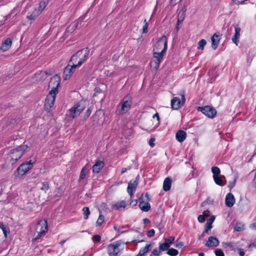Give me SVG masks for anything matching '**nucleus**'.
I'll list each match as a JSON object with an SVG mask.
<instances>
[{
  "mask_svg": "<svg viewBox=\"0 0 256 256\" xmlns=\"http://www.w3.org/2000/svg\"><path fill=\"white\" fill-rule=\"evenodd\" d=\"M89 54L90 49L88 48H82L71 56L69 63H75L77 66L80 67L86 60Z\"/></svg>",
  "mask_w": 256,
  "mask_h": 256,
  "instance_id": "nucleus-1",
  "label": "nucleus"
},
{
  "mask_svg": "<svg viewBox=\"0 0 256 256\" xmlns=\"http://www.w3.org/2000/svg\"><path fill=\"white\" fill-rule=\"evenodd\" d=\"M132 98L129 95L126 96L117 106L116 112L118 114L122 115L127 112L130 108Z\"/></svg>",
  "mask_w": 256,
  "mask_h": 256,
  "instance_id": "nucleus-2",
  "label": "nucleus"
},
{
  "mask_svg": "<svg viewBox=\"0 0 256 256\" xmlns=\"http://www.w3.org/2000/svg\"><path fill=\"white\" fill-rule=\"evenodd\" d=\"M28 148V145H20L10 151L9 156L11 158L12 164L20 158Z\"/></svg>",
  "mask_w": 256,
  "mask_h": 256,
  "instance_id": "nucleus-3",
  "label": "nucleus"
},
{
  "mask_svg": "<svg viewBox=\"0 0 256 256\" xmlns=\"http://www.w3.org/2000/svg\"><path fill=\"white\" fill-rule=\"evenodd\" d=\"M84 108V102L82 101L79 102L67 111L66 115L70 118H74L79 116Z\"/></svg>",
  "mask_w": 256,
  "mask_h": 256,
  "instance_id": "nucleus-4",
  "label": "nucleus"
},
{
  "mask_svg": "<svg viewBox=\"0 0 256 256\" xmlns=\"http://www.w3.org/2000/svg\"><path fill=\"white\" fill-rule=\"evenodd\" d=\"M166 52V46L160 52H154L153 56L150 61V66L157 70L159 68L160 62L163 58V56Z\"/></svg>",
  "mask_w": 256,
  "mask_h": 256,
  "instance_id": "nucleus-5",
  "label": "nucleus"
},
{
  "mask_svg": "<svg viewBox=\"0 0 256 256\" xmlns=\"http://www.w3.org/2000/svg\"><path fill=\"white\" fill-rule=\"evenodd\" d=\"M33 164L32 160L22 163L14 172L15 176L17 177L24 175L32 168Z\"/></svg>",
  "mask_w": 256,
  "mask_h": 256,
  "instance_id": "nucleus-6",
  "label": "nucleus"
},
{
  "mask_svg": "<svg viewBox=\"0 0 256 256\" xmlns=\"http://www.w3.org/2000/svg\"><path fill=\"white\" fill-rule=\"evenodd\" d=\"M140 201L138 206L142 211L147 212L150 209V204L149 203L150 198L148 193H146L144 195L142 194L140 198Z\"/></svg>",
  "mask_w": 256,
  "mask_h": 256,
  "instance_id": "nucleus-7",
  "label": "nucleus"
},
{
  "mask_svg": "<svg viewBox=\"0 0 256 256\" xmlns=\"http://www.w3.org/2000/svg\"><path fill=\"white\" fill-rule=\"evenodd\" d=\"M36 230L38 234L36 238H38L42 235L45 234L48 230L47 220H39L36 227Z\"/></svg>",
  "mask_w": 256,
  "mask_h": 256,
  "instance_id": "nucleus-8",
  "label": "nucleus"
},
{
  "mask_svg": "<svg viewBox=\"0 0 256 256\" xmlns=\"http://www.w3.org/2000/svg\"><path fill=\"white\" fill-rule=\"evenodd\" d=\"M60 78L58 75L56 74L53 76L51 78L49 83V86L52 87V90L50 92L53 94H57L58 92V88L60 85Z\"/></svg>",
  "mask_w": 256,
  "mask_h": 256,
  "instance_id": "nucleus-9",
  "label": "nucleus"
},
{
  "mask_svg": "<svg viewBox=\"0 0 256 256\" xmlns=\"http://www.w3.org/2000/svg\"><path fill=\"white\" fill-rule=\"evenodd\" d=\"M78 67L79 66H77L75 63H72V64L70 65L68 62V65L64 70L63 78L64 80L69 79Z\"/></svg>",
  "mask_w": 256,
  "mask_h": 256,
  "instance_id": "nucleus-10",
  "label": "nucleus"
},
{
  "mask_svg": "<svg viewBox=\"0 0 256 256\" xmlns=\"http://www.w3.org/2000/svg\"><path fill=\"white\" fill-rule=\"evenodd\" d=\"M198 110L202 112L206 116L210 118L214 117L216 114L215 108L209 106L204 107L199 106L198 108Z\"/></svg>",
  "mask_w": 256,
  "mask_h": 256,
  "instance_id": "nucleus-11",
  "label": "nucleus"
},
{
  "mask_svg": "<svg viewBox=\"0 0 256 256\" xmlns=\"http://www.w3.org/2000/svg\"><path fill=\"white\" fill-rule=\"evenodd\" d=\"M165 46L166 50L168 46L167 38L166 36L164 35L154 44L153 51L160 52L165 47Z\"/></svg>",
  "mask_w": 256,
  "mask_h": 256,
  "instance_id": "nucleus-12",
  "label": "nucleus"
},
{
  "mask_svg": "<svg viewBox=\"0 0 256 256\" xmlns=\"http://www.w3.org/2000/svg\"><path fill=\"white\" fill-rule=\"evenodd\" d=\"M138 176L136 178V180L134 182L130 181L128 184L127 192L130 195L131 198H132L134 192H135L138 186Z\"/></svg>",
  "mask_w": 256,
  "mask_h": 256,
  "instance_id": "nucleus-13",
  "label": "nucleus"
},
{
  "mask_svg": "<svg viewBox=\"0 0 256 256\" xmlns=\"http://www.w3.org/2000/svg\"><path fill=\"white\" fill-rule=\"evenodd\" d=\"M56 94L50 92L49 94L46 98L44 106L46 109L50 110L53 106Z\"/></svg>",
  "mask_w": 256,
  "mask_h": 256,
  "instance_id": "nucleus-14",
  "label": "nucleus"
},
{
  "mask_svg": "<svg viewBox=\"0 0 256 256\" xmlns=\"http://www.w3.org/2000/svg\"><path fill=\"white\" fill-rule=\"evenodd\" d=\"M120 244L118 242L110 244L108 246L109 255L110 256H116L120 252Z\"/></svg>",
  "mask_w": 256,
  "mask_h": 256,
  "instance_id": "nucleus-15",
  "label": "nucleus"
},
{
  "mask_svg": "<svg viewBox=\"0 0 256 256\" xmlns=\"http://www.w3.org/2000/svg\"><path fill=\"white\" fill-rule=\"evenodd\" d=\"M220 40V34L215 33L211 38L212 40V47L214 50L216 49Z\"/></svg>",
  "mask_w": 256,
  "mask_h": 256,
  "instance_id": "nucleus-16",
  "label": "nucleus"
},
{
  "mask_svg": "<svg viewBox=\"0 0 256 256\" xmlns=\"http://www.w3.org/2000/svg\"><path fill=\"white\" fill-rule=\"evenodd\" d=\"M235 202V198L232 193H228L226 194L225 199V204L226 206L229 208L232 207Z\"/></svg>",
  "mask_w": 256,
  "mask_h": 256,
  "instance_id": "nucleus-17",
  "label": "nucleus"
},
{
  "mask_svg": "<svg viewBox=\"0 0 256 256\" xmlns=\"http://www.w3.org/2000/svg\"><path fill=\"white\" fill-rule=\"evenodd\" d=\"M205 244L208 247H216L219 244V240L216 237L210 236Z\"/></svg>",
  "mask_w": 256,
  "mask_h": 256,
  "instance_id": "nucleus-18",
  "label": "nucleus"
},
{
  "mask_svg": "<svg viewBox=\"0 0 256 256\" xmlns=\"http://www.w3.org/2000/svg\"><path fill=\"white\" fill-rule=\"evenodd\" d=\"M171 108L173 110H178L182 106L181 101L179 98L174 97L171 100Z\"/></svg>",
  "mask_w": 256,
  "mask_h": 256,
  "instance_id": "nucleus-19",
  "label": "nucleus"
},
{
  "mask_svg": "<svg viewBox=\"0 0 256 256\" xmlns=\"http://www.w3.org/2000/svg\"><path fill=\"white\" fill-rule=\"evenodd\" d=\"M12 44V38H8L4 42H2L0 48L2 51L6 52L10 48Z\"/></svg>",
  "mask_w": 256,
  "mask_h": 256,
  "instance_id": "nucleus-20",
  "label": "nucleus"
},
{
  "mask_svg": "<svg viewBox=\"0 0 256 256\" xmlns=\"http://www.w3.org/2000/svg\"><path fill=\"white\" fill-rule=\"evenodd\" d=\"M234 36H232V42L235 44L236 45H238V43L239 42V38L240 36V28L238 26H234Z\"/></svg>",
  "mask_w": 256,
  "mask_h": 256,
  "instance_id": "nucleus-21",
  "label": "nucleus"
},
{
  "mask_svg": "<svg viewBox=\"0 0 256 256\" xmlns=\"http://www.w3.org/2000/svg\"><path fill=\"white\" fill-rule=\"evenodd\" d=\"M40 12L36 8H32V10L28 12L27 14V18L30 20H34L40 14Z\"/></svg>",
  "mask_w": 256,
  "mask_h": 256,
  "instance_id": "nucleus-22",
  "label": "nucleus"
},
{
  "mask_svg": "<svg viewBox=\"0 0 256 256\" xmlns=\"http://www.w3.org/2000/svg\"><path fill=\"white\" fill-rule=\"evenodd\" d=\"M104 166V162L98 160L92 166V172L94 173H98Z\"/></svg>",
  "mask_w": 256,
  "mask_h": 256,
  "instance_id": "nucleus-23",
  "label": "nucleus"
},
{
  "mask_svg": "<svg viewBox=\"0 0 256 256\" xmlns=\"http://www.w3.org/2000/svg\"><path fill=\"white\" fill-rule=\"evenodd\" d=\"M126 206V202L125 200H120L118 202L112 206V208L118 210H121L124 209Z\"/></svg>",
  "mask_w": 256,
  "mask_h": 256,
  "instance_id": "nucleus-24",
  "label": "nucleus"
},
{
  "mask_svg": "<svg viewBox=\"0 0 256 256\" xmlns=\"http://www.w3.org/2000/svg\"><path fill=\"white\" fill-rule=\"evenodd\" d=\"M172 180L170 178H166L163 182V190L165 192L170 190L172 186Z\"/></svg>",
  "mask_w": 256,
  "mask_h": 256,
  "instance_id": "nucleus-25",
  "label": "nucleus"
},
{
  "mask_svg": "<svg viewBox=\"0 0 256 256\" xmlns=\"http://www.w3.org/2000/svg\"><path fill=\"white\" fill-rule=\"evenodd\" d=\"M186 134L182 130H179L176 134V137L180 142H182L186 138Z\"/></svg>",
  "mask_w": 256,
  "mask_h": 256,
  "instance_id": "nucleus-26",
  "label": "nucleus"
},
{
  "mask_svg": "<svg viewBox=\"0 0 256 256\" xmlns=\"http://www.w3.org/2000/svg\"><path fill=\"white\" fill-rule=\"evenodd\" d=\"M152 244H146V246L141 248L137 256H144L145 254L148 252L151 248H152Z\"/></svg>",
  "mask_w": 256,
  "mask_h": 256,
  "instance_id": "nucleus-27",
  "label": "nucleus"
},
{
  "mask_svg": "<svg viewBox=\"0 0 256 256\" xmlns=\"http://www.w3.org/2000/svg\"><path fill=\"white\" fill-rule=\"evenodd\" d=\"M128 225L126 226H120L119 227H118L117 226L114 225V230H116L120 234H123L125 232H127L129 231L128 230H125L126 228H128Z\"/></svg>",
  "mask_w": 256,
  "mask_h": 256,
  "instance_id": "nucleus-28",
  "label": "nucleus"
},
{
  "mask_svg": "<svg viewBox=\"0 0 256 256\" xmlns=\"http://www.w3.org/2000/svg\"><path fill=\"white\" fill-rule=\"evenodd\" d=\"M49 2V0H40L38 10H40V12L45 8L46 6L48 5Z\"/></svg>",
  "mask_w": 256,
  "mask_h": 256,
  "instance_id": "nucleus-29",
  "label": "nucleus"
},
{
  "mask_svg": "<svg viewBox=\"0 0 256 256\" xmlns=\"http://www.w3.org/2000/svg\"><path fill=\"white\" fill-rule=\"evenodd\" d=\"M78 22H74L70 24L66 28V32H72L78 27Z\"/></svg>",
  "mask_w": 256,
  "mask_h": 256,
  "instance_id": "nucleus-30",
  "label": "nucleus"
},
{
  "mask_svg": "<svg viewBox=\"0 0 256 256\" xmlns=\"http://www.w3.org/2000/svg\"><path fill=\"white\" fill-rule=\"evenodd\" d=\"M215 220V216H211L206 221V222L205 224L206 227H208V228H212V224Z\"/></svg>",
  "mask_w": 256,
  "mask_h": 256,
  "instance_id": "nucleus-31",
  "label": "nucleus"
},
{
  "mask_svg": "<svg viewBox=\"0 0 256 256\" xmlns=\"http://www.w3.org/2000/svg\"><path fill=\"white\" fill-rule=\"evenodd\" d=\"M215 183L219 186H224V184L223 182L222 177L220 176L213 177Z\"/></svg>",
  "mask_w": 256,
  "mask_h": 256,
  "instance_id": "nucleus-32",
  "label": "nucleus"
},
{
  "mask_svg": "<svg viewBox=\"0 0 256 256\" xmlns=\"http://www.w3.org/2000/svg\"><path fill=\"white\" fill-rule=\"evenodd\" d=\"M166 253L170 256H176L178 254V252L176 249L171 248H168Z\"/></svg>",
  "mask_w": 256,
  "mask_h": 256,
  "instance_id": "nucleus-33",
  "label": "nucleus"
},
{
  "mask_svg": "<svg viewBox=\"0 0 256 256\" xmlns=\"http://www.w3.org/2000/svg\"><path fill=\"white\" fill-rule=\"evenodd\" d=\"M212 172L213 174V177L220 175V170L217 166H212Z\"/></svg>",
  "mask_w": 256,
  "mask_h": 256,
  "instance_id": "nucleus-34",
  "label": "nucleus"
},
{
  "mask_svg": "<svg viewBox=\"0 0 256 256\" xmlns=\"http://www.w3.org/2000/svg\"><path fill=\"white\" fill-rule=\"evenodd\" d=\"M170 246L169 244L166 242L160 244L159 248L161 251L168 250Z\"/></svg>",
  "mask_w": 256,
  "mask_h": 256,
  "instance_id": "nucleus-35",
  "label": "nucleus"
},
{
  "mask_svg": "<svg viewBox=\"0 0 256 256\" xmlns=\"http://www.w3.org/2000/svg\"><path fill=\"white\" fill-rule=\"evenodd\" d=\"M82 212L84 214V217L85 220H86L88 218V216L90 214V210L88 207H84L82 208Z\"/></svg>",
  "mask_w": 256,
  "mask_h": 256,
  "instance_id": "nucleus-36",
  "label": "nucleus"
},
{
  "mask_svg": "<svg viewBox=\"0 0 256 256\" xmlns=\"http://www.w3.org/2000/svg\"><path fill=\"white\" fill-rule=\"evenodd\" d=\"M206 44V41L204 39H202L199 41L198 42V50H203L204 48V46Z\"/></svg>",
  "mask_w": 256,
  "mask_h": 256,
  "instance_id": "nucleus-37",
  "label": "nucleus"
},
{
  "mask_svg": "<svg viewBox=\"0 0 256 256\" xmlns=\"http://www.w3.org/2000/svg\"><path fill=\"white\" fill-rule=\"evenodd\" d=\"M214 200L210 198H208L206 200L202 203V206H205L208 204H213Z\"/></svg>",
  "mask_w": 256,
  "mask_h": 256,
  "instance_id": "nucleus-38",
  "label": "nucleus"
},
{
  "mask_svg": "<svg viewBox=\"0 0 256 256\" xmlns=\"http://www.w3.org/2000/svg\"><path fill=\"white\" fill-rule=\"evenodd\" d=\"M64 192V190L62 188H58L54 192L55 196L56 197H60L61 196Z\"/></svg>",
  "mask_w": 256,
  "mask_h": 256,
  "instance_id": "nucleus-39",
  "label": "nucleus"
},
{
  "mask_svg": "<svg viewBox=\"0 0 256 256\" xmlns=\"http://www.w3.org/2000/svg\"><path fill=\"white\" fill-rule=\"evenodd\" d=\"M235 246H236V244L234 242H226V243H224V247L225 248H226L227 247H230L232 248V250H234V251L236 250V248H234Z\"/></svg>",
  "mask_w": 256,
  "mask_h": 256,
  "instance_id": "nucleus-40",
  "label": "nucleus"
},
{
  "mask_svg": "<svg viewBox=\"0 0 256 256\" xmlns=\"http://www.w3.org/2000/svg\"><path fill=\"white\" fill-rule=\"evenodd\" d=\"M244 225L242 223H237L234 228L235 231L240 232L244 229Z\"/></svg>",
  "mask_w": 256,
  "mask_h": 256,
  "instance_id": "nucleus-41",
  "label": "nucleus"
},
{
  "mask_svg": "<svg viewBox=\"0 0 256 256\" xmlns=\"http://www.w3.org/2000/svg\"><path fill=\"white\" fill-rule=\"evenodd\" d=\"M104 216L102 214H100L99 217L96 222V226H101L103 222H104Z\"/></svg>",
  "mask_w": 256,
  "mask_h": 256,
  "instance_id": "nucleus-42",
  "label": "nucleus"
},
{
  "mask_svg": "<svg viewBox=\"0 0 256 256\" xmlns=\"http://www.w3.org/2000/svg\"><path fill=\"white\" fill-rule=\"evenodd\" d=\"M42 186L40 188V190L46 192L49 189V184L48 182H45L42 183Z\"/></svg>",
  "mask_w": 256,
  "mask_h": 256,
  "instance_id": "nucleus-43",
  "label": "nucleus"
},
{
  "mask_svg": "<svg viewBox=\"0 0 256 256\" xmlns=\"http://www.w3.org/2000/svg\"><path fill=\"white\" fill-rule=\"evenodd\" d=\"M86 170H85V168L84 167L82 169L80 173V178H79V181L84 179L85 176H86Z\"/></svg>",
  "mask_w": 256,
  "mask_h": 256,
  "instance_id": "nucleus-44",
  "label": "nucleus"
},
{
  "mask_svg": "<svg viewBox=\"0 0 256 256\" xmlns=\"http://www.w3.org/2000/svg\"><path fill=\"white\" fill-rule=\"evenodd\" d=\"M160 254H161V250H160V248H158V249L155 248L152 250V254H150V256H159Z\"/></svg>",
  "mask_w": 256,
  "mask_h": 256,
  "instance_id": "nucleus-45",
  "label": "nucleus"
},
{
  "mask_svg": "<svg viewBox=\"0 0 256 256\" xmlns=\"http://www.w3.org/2000/svg\"><path fill=\"white\" fill-rule=\"evenodd\" d=\"M174 241V237L170 236L169 238H167L165 239V242L169 244V246H170L171 244H172Z\"/></svg>",
  "mask_w": 256,
  "mask_h": 256,
  "instance_id": "nucleus-46",
  "label": "nucleus"
},
{
  "mask_svg": "<svg viewBox=\"0 0 256 256\" xmlns=\"http://www.w3.org/2000/svg\"><path fill=\"white\" fill-rule=\"evenodd\" d=\"M216 256H224V252L220 249H216L214 250Z\"/></svg>",
  "mask_w": 256,
  "mask_h": 256,
  "instance_id": "nucleus-47",
  "label": "nucleus"
},
{
  "mask_svg": "<svg viewBox=\"0 0 256 256\" xmlns=\"http://www.w3.org/2000/svg\"><path fill=\"white\" fill-rule=\"evenodd\" d=\"M155 234V231L154 229H151L149 230L147 232V236L149 238H152L154 236Z\"/></svg>",
  "mask_w": 256,
  "mask_h": 256,
  "instance_id": "nucleus-48",
  "label": "nucleus"
},
{
  "mask_svg": "<svg viewBox=\"0 0 256 256\" xmlns=\"http://www.w3.org/2000/svg\"><path fill=\"white\" fill-rule=\"evenodd\" d=\"M205 218L206 217L203 214L199 215L198 218V221L200 222H203L205 220Z\"/></svg>",
  "mask_w": 256,
  "mask_h": 256,
  "instance_id": "nucleus-49",
  "label": "nucleus"
},
{
  "mask_svg": "<svg viewBox=\"0 0 256 256\" xmlns=\"http://www.w3.org/2000/svg\"><path fill=\"white\" fill-rule=\"evenodd\" d=\"M90 114H91V110L89 108H88L85 112V115L84 116V119L86 120L90 116Z\"/></svg>",
  "mask_w": 256,
  "mask_h": 256,
  "instance_id": "nucleus-50",
  "label": "nucleus"
},
{
  "mask_svg": "<svg viewBox=\"0 0 256 256\" xmlns=\"http://www.w3.org/2000/svg\"><path fill=\"white\" fill-rule=\"evenodd\" d=\"M101 240V237L100 235H95L93 237V240L95 242H99Z\"/></svg>",
  "mask_w": 256,
  "mask_h": 256,
  "instance_id": "nucleus-51",
  "label": "nucleus"
},
{
  "mask_svg": "<svg viewBox=\"0 0 256 256\" xmlns=\"http://www.w3.org/2000/svg\"><path fill=\"white\" fill-rule=\"evenodd\" d=\"M148 24L146 23L142 28V33H147L148 32Z\"/></svg>",
  "mask_w": 256,
  "mask_h": 256,
  "instance_id": "nucleus-52",
  "label": "nucleus"
},
{
  "mask_svg": "<svg viewBox=\"0 0 256 256\" xmlns=\"http://www.w3.org/2000/svg\"><path fill=\"white\" fill-rule=\"evenodd\" d=\"M138 204V200H132L130 203V206H136Z\"/></svg>",
  "mask_w": 256,
  "mask_h": 256,
  "instance_id": "nucleus-53",
  "label": "nucleus"
},
{
  "mask_svg": "<svg viewBox=\"0 0 256 256\" xmlns=\"http://www.w3.org/2000/svg\"><path fill=\"white\" fill-rule=\"evenodd\" d=\"M236 250L239 251V254L240 256H244L245 253L242 249L238 248H236Z\"/></svg>",
  "mask_w": 256,
  "mask_h": 256,
  "instance_id": "nucleus-54",
  "label": "nucleus"
},
{
  "mask_svg": "<svg viewBox=\"0 0 256 256\" xmlns=\"http://www.w3.org/2000/svg\"><path fill=\"white\" fill-rule=\"evenodd\" d=\"M181 96H182V100H180V101H181V104L182 106L184 104V103L186 102V98H185L184 94V93L181 94Z\"/></svg>",
  "mask_w": 256,
  "mask_h": 256,
  "instance_id": "nucleus-55",
  "label": "nucleus"
},
{
  "mask_svg": "<svg viewBox=\"0 0 256 256\" xmlns=\"http://www.w3.org/2000/svg\"><path fill=\"white\" fill-rule=\"evenodd\" d=\"M184 245V243L182 242H176V246L178 248L182 247Z\"/></svg>",
  "mask_w": 256,
  "mask_h": 256,
  "instance_id": "nucleus-56",
  "label": "nucleus"
},
{
  "mask_svg": "<svg viewBox=\"0 0 256 256\" xmlns=\"http://www.w3.org/2000/svg\"><path fill=\"white\" fill-rule=\"evenodd\" d=\"M0 228H1L2 230L4 235L6 236V227L2 223H0Z\"/></svg>",
  "mask_w": 256,
  "mask_h": 256,
  "instance_id": "nucleus-57",
  "label": "nucleus"
},
{
  "mask_svg": "<svg viewBox=\"0 0 256 256\" xmlns=\"http://www.w3.org/2000/svg\"><path fill=\"white\" fill-rule=\"evenodd\" d=\"M156 118L157 119V120L158 121V123H159V122H160V116H159V115H158V112H156L153 116H152V118Z\"/></svg>",
  "mask_w": 256,
  "mask_h": 256,
  "instance_id": "nucleus-58",
  "label": "nucleus"
},
{
  "mask_svg": "<svg viewBox=\"0 0 256 256\" xmlns=\"http://www.w3.org/2000/svg\"><path fill=\"white\" fill-rule=\"evenodd\" d=\"M203 215L205 217H208L210 215V211L208 210H205L203 212Z\"/></svg>",
  "mask_w": 256,
  "mask_h": 256,
  "instance_id": "nucleus-59",
  "label": "nucleus"
},
{
  "mask_svg": "<svg viewBox=\"0 0 256 256\" xmlns=\"http://www.w3.org/2000/svg\"><path fill=\"white\" fill-rule=\"evenodd\" d=\"M234 28L232 27H230L228 28L227 30V34L228 36H230Z\"/></svg>",
  "mask_w": 256,
  "mask_h": 256,
  "instance_id": "nucleus-60",
  "label": "nucleus"
},
{
  "mask_svg": "<svg viewBox=\"0 0 256 256\" xmlns=\"http://www.w3.org/2000/svg\"><path fill=\"white\" fill-rule=\"evenodd\" d=\"M236 180V178H234L233 183L230 184V185H229L228 186L230 188H232L234 186Z\"/></svg>",
  "mask_w": 256,
  "mask_h": 256,
  "instance_id": "nucleus-61",
  "label": "nucleus"
},
{
  "mask_svg": "<svg viewBox=\"0 0 256 256\" xmlns=\"http://www.w3.org/2000/svg\"><path fill=\"white\" fill-rule=\"evenodd\" d=\"M211 228H208V227L205 226V230L204 231L205 234H209Z\"/></svg>",
  "mask_w": 256,
  "mask_h": 256,
  "instance_id": "nucleus-62",
  "label": "nucleus"
},
{
  "mask_svg": "<svg viewBox=\"0 0 256 256\" xmlns=\"http://www.w3.org/2000/svg\"><path fill=\"white\" fill-rule=\"evenodd\" d=\"M154 141H155V138H151L150 139L149 144H154Z\"/></svg>",
  "mask_w": 256,
  "mask_h": 256,
  "instance_id": "nucleus-63",
  "label": "nucleus"
},
{
  "mask_svg": "<svg viewBox=\"0 0 256 256\" xmlns=\"http://www.w3.org/2000/svg\"><path fill=\"white\" fill-rule=\"evenodd\" d=\"M126 170H127V168H122V170H121V174H123L124 173L126 172Z\"/></svg>",
  "mask_w": 256,
  "mask_h": 256,
  "instance_id": "nucleus-64",
  "label": "nucleus"
}]
</instances>
